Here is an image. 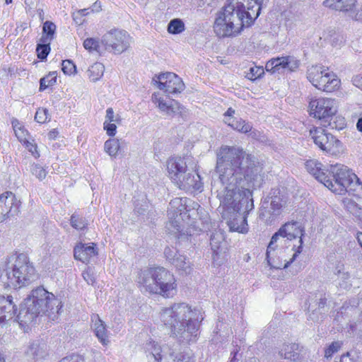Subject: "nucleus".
Returning a JSON list of instances; mask_svg holds the SVG:
<instances>
[{"label": "nucleus", "instance_id": "nucleus-45", "mask_svg": "<svg viewBox=\"0 0 362 362\" xmlns=\"http://www.w3.org/2000/svg\"><path fill=\"white\" fill-rule=\"evenodd\" d=\"M346 209L353 215L360 217L362 214V209L360 208L356 203L351 200H346L344 202Z\"/></svg>", "mask_w": 362, "mask_h": 362}, {"label": "nucleus", "instance_id": "nucleus-7", "mask_svg": "<svg viewBox=\"0 0 362 362\" xmlns=\"http://www.w3.org/2000/svg\"><path fill=\"white\" fill-rule=\"evenodd\" d=\"M9 262H13L7 268L8 286L14 288L29 284L34 280L35 269L25 253H15L9 257Z\"/></svg>", "mask_w": 362, "mask_h": 362}, {"label": "nucleus", "instance_id": "nucleus-50", "mask_svg": "<svg viewBox=\"0 0 362 362\" xmlns=\"http://www.w3.org/2000/svg\"><path fill=\"white\" fill-rule=\"evenodd\" d=\"M120 121V116L119 115H115L114 110L112 107H108L106 110V115L104 122L119 123Z\"/></svg>", "mask_w": 362, "mask_h": 362}, {"label": "nucleus", "instance_id": "nucleus-24", "mask_svg": "<svg viewBox=\"0 0 362 362\" xmlns=\"http://www.w3.org/2000/svg\"><path fill=\"white\" fill-rule=\"evenodd\" d=\"M269 197L271 199V214L275 217L279 216L286 204L284 197L280 194V190L279 189H272L269 192Z\"/></svg>", "mask_w": 362, "mask_h": 362}, {"label": "nucleus", "instance_id": "nucleus-3", "mask_svg": "<svg viewBox=\"0 0 362 362\" xmlns=\"http://www.w3.org/2000/svg\"><path fill=\"white\" fill-rule=\"evenodd\" d=\"M160 322L181 342L195 341L204 317L199 309L186 303H175L160 312Z\"/></svg>", "mask_w": 362, "mask_h": 362}, {"label": "nucleus", "instance_id": "nucleus-21", "mask_svg": "<svg viewBox=\"0 0 362 362\" xmlns=\"http://www.w3.org/2000/svg\"><path fill=\"white\" fill-rule=\"evenodd\" d=\"M74 255L76 259L88 264L98 255V247L93 243H79L74 247Z\"/></svg>", "mask_w": 362, "mask_h": 362}, {"label": "nucleus", "instance_id": "nucleus-6", "mask_svg": "<svg viewBox=\"0 0 362 362\" xmlns=\"http://www.w3.org/2000/svg\"><path fill=\"white\" fill-rule=\"evenodd\" d=\"M138 284L141 289L151 293L171 298L177 293L174 275L164 267L149 268L141 271Z\"/></svg>", "mask_w": 362, "mask_h": 362}, {"label": "nucleus", "instance_id": "nucleus-23", "mask_svg": "<svg viewBox=\"0 0 362 362\" xmlns=\"http://www.w3.org/2000/svg\"><path fill=\"white\" fill-rule=\"evenodd\" d=\"M340 84V80L328 68H325L321 81H318L315 87L326 92H332L337 90Z\"/></svg>", "mask_w": 362, "mask_h": 362}, {"label": "nucleus", "instance_id": "nucleus-63", "mask_svg": "<svg viewBox=\"0 0 362 362\" xmlns=\"http://www.w3.org/2000/svg\"><path fill=\"white\" fill-rule=\"evenodd\" d=\"M234 113H235V110L230 107L226 111V112L224 114V115H225V117H230Z\"/></svg>", "mask_w": 362, "mask_h": 362}, {"label": "nucleus", "instance_id": "nucleus-22", "mask_svg": "<svg viewBox=\"0 0 362 362\" xmlns=\"http://www.w3.org/2000/svg\"><path fill=\"white\" fill-rule=\"evenodd\" d=\"M16 310L12 296H8L5 298L0 296V328L4 327L7 321L13 317Z\"/></svg>", "mask_w": 362, "mask_h": 362}, {"label": "nucleus", "instance_id": "nucleus-51", "mask_svg": "<svg viewBox=\"0 0 362 362\" xmlns=\"http://www.w3.org/2000/svg\"><path fill=\"white\" fill-rule=\"evenodd\" d=\"M34 141V139H30L23 143V145H24L28 148V150L35 158H37L40 157V153L38 152L37 145Z\"/></svg>", "mask_w": 362, "mask_h": 362}, {"label": "nucleus", "instance_id": "nucleus-56", "mask_svg": "<svg viewBox=\"0 0 362 362\" xmlns=\"http://www.w3.org/2000/svg\"><path fill=\"white\" fill-rule=\"evenodd\" d=\"M88 13H89V8L80 9L78 11H76V13H73V19L76 23L82 24L83 21H77L78 16L83 17V16L88 15Z\"/></svg>", "mask_w": 362, "mask_h": 362}, {"label": "nucleus", "instance_id": "nucleus-55", "mask_svg": "<svg viewBox=\"0 0 362 362\" xmlns=\"http://www.w3.org/2000/svg\"><path fill=\"white\" fill-rule=\"evenodd\" d=\"M83 277L84 280L90 285H93L95 282L94 274L90 271L86 270L83 272Z\"/></svg>", "mask_w": 362, "mask_h": 362}, {"label": "nucleus", "instance_id": "nucleus-39", "mask_svg": "<svg viewBox=\"0 0 362 362\" xmlns=\"http://www.w3.org/2000/svg\"><path fill=\"white\" fill-rule=\"evenodd\" d=\"M57 81V72H50L40 81V90L42 91L47 88L53 86Z\"/></svg>", "mask_w": 362, "mask_h": 362}, {"label": "nucleus", "instance_id": "nucleus-43", "mask_svg": "<svg viewBox=\"0 0 362 362\" xmlns=\"http://www.w3.org/2000/svg\"><path fill=\"white\" fill-rule=\"evenodd\" d=\"M223 235L222 233L216 232L211 235L210 245L214 253H218V250L221 247V245L223 241Z\"/></svg>", "mask_w": 362, "mask_h": 362}, {"label": "nucleus", "instance_id": "nucleus-15", "mask_svg": "<svg viewBox=\"0 0 362 362\" xmlns=\"http://www.w3.org/2000/svg\"><path fill=\"white\" fill-rule=\"evenodd\" d=\"M337 112V103L334 99L319 98L312 99L309 103V112L318 119L332 118Z\"/></svg>", "mask_w": 362, "mask_h": 362}, {"label": "nucleus", "instance_id": "nucleus-53", "mask_svg": "<svg viewBox=\"0 0 362 362\" xmlns=\"http://www.w3.org/2000/svg\"><path fill=\"white\" fill-rule=\"evenodd\" d=\"M103 129L110 136H114L117 132V126L114 122H104Z\"/></svg>", "mask_w": 362, "mask_h": 362}, {"label": "nucleus", "instance_id": "nucleus-18", "mask_svg": "<svg viewBox=\"0 0 362 362\" xmlns=\"http://www.w3.org/2000/svg\"><path fill=\"white\" fill-rule=\"evenodd\" d=\"M157 80L153 78L158 83L159 89L168 93H180L185 89V83L182 78L173 72H166L157 76Z\"/></svg>", "mask_w": 362, "mask_h": 362}, {"label": "nucleus", "instance_id": "nucleus-28", "mask_svg": "<svg viewBox=\"0 0 362 362\" xmlns=\"http://www.w3.org/2000/svg\"><path fill=\"white\" fill-rule=\"evenodd\" d=\"M127 146L124 140L119 139H109L105 142L104 150L111 157H116L118 152L123 150Z\"/></svg>", "mask_w": 362, "mask_h": 362}, {"label": "nucleus", "instance_id": "nucleus-37", "mask_svg": "<svg viewBox=\"0 0 362 362\" xmlns=\"http://www.w3.org/2000/svg\"><path fill=\"white\" fill-rule=\"evenodd\" d=\"M327 40L332 46L340 47L344 45L346 42V36L341 33L333 31L329 35Z\"/></svg>", "mask_w": 362, "mask_h": 362}, {"label": "nucleus", "instance_id": "nucleus-61", "mask_svg": "<svg viewBox=\"0 0 362 362\" xmlns=\"http://www.w3.org/2000/svg\"><path fill=\"white\" fill-rule=\"evenodd\" d=\"M57 134H58L57 131H56L55 129H53L52 131H50L49 132L48 136L50 139H54L57 137Z\"/></svg>", "mask_w": 362, "mask_h": 362}, {"label": "nucleus", "instance_id": "nucleus-27", "mask_svg": "<svg viewBox=\"0 0 362 362\" xmlns=\"http://www.w3.org/2000/svg\"><path fill=\"white\" fill-rule=\"evenodd\" d=\"M25 354L30 361L42 358L47 354V345L38 341H33L28 346Z\"/></svg>", "mask_w": 362, "mask_h": 362}, {"label": "nucleus", "instance_id": "nucleus-32", "mask_svg": "<svg viewBox=\"0 0 362 362\" xmlns=\"http://www.w3.org/2000/svg\"><path fill=\"white\" fill-rule=\"evenodd\" d=\"M11 124L16 136L21 144H23L31 139L28 130L21 124V122L17 119H13Z\"/></svg>", "mask_w": 362, "mask_h": 362}, {"label": "nucleus", "instance_id": "nucleus-17", "mask_svg": "<svg viewBox=\"0 0 362 362\" xmlns=\"http://www.w3.org/2000/svg\"><path fill=\"white\" fill-rule=\"evenodd\" d=\"M21 201L11 192L0 195V223L20 212Z\"/></svg>", "mask_w": 362, "mask_h": 362}, {"label": "nucleus", "instance_id": "nucleus-38", "mask_svg": "<svg viewBox=\"0 0 362 362\" xmlns=\"http://www.w3.org/2000/svg\"><path fill=\"white\" fill-rule=\"evenodd\" d=\"M83 47L89 52H95L101 54L100 42L98 39L93 37L86 38L83 43Z\"/></svg>", "mask_w": 362, "mask_h": 362}, {"label": "nucleus", "instance_id": "nucleus-29", "mask_svg": "<svg viewBox=\"0 0 362 362\" xmlns=\"http://www.w3.org/2000/svg\"><path fill=\"white\" fill-rule=\"evenodd\" d=\"M356 0H325L326 6L341 11H351L355 6Z\"/></svg>", "mask_w": 362, "mask_h": 362}, {"label": "nucleus", "instance_id": "nucleus-62", "mask_svg": "<svg viewBox=\"0 0 362 362\" xmlns=\"http://www.w3.org/2000/svg\"><path fill=\"white\" fill-rule=\"evenodd\" d=\"M356 127L359 132H362V117L358 119L356 123Z\"/></svg>", "mask_w": 362, "mask_h": 362}, {"label": "nucleus", "instance_id": "nucleus-4", "mask_svg": "<svg viewBox=\"0 0 362 362\" xmlns=\"http://www.w3.org/2000/svg\"><path fill=\"white\" fill-rule=\"evenodd\" d=\"M63 307L62 302L42 286L37 287L25 299L16 316L21 327L31 325L37 317L45 315L55 320Z\"/></svg>", "mask_w": 362, "mask_h": 362}, {"label": "nucleus", "instance_id": "nucleus-59", "mask_svg": "<svg viewBox=\"0 0 362 362\" xmlns=\"http://www.w3.org/2000/svg\"><path fill=\"white\" fill-rule=\"evenodd\" d=\"M326 302H327L326 298L321 296L318 302H317V300H315L314 302L309 303L308 309L310 310L311 307H314V305H312L313 303H315L316 305H317L318 309L323 308L326 304Z\"/></svg>", "mask_w": 362, "mask_h": 362}, {"label": "nucleus", "instance_id": "nucleus-13", "mask_svg": "<svg viewBox=\"0 0 362 362\" xmlns=\"http://www.w3.org/2000/svg\"><path fill=\"white\" fill-rule=\"evenodd\" d=\"M304 235V230L301 224L297 221L288 222L283 225L277 232L272 237L269 242V248H272L274 244L277 243L281 245L291 243L298 239L303 241L302 237Z\"/></svg>", "mask_w": 362, "mask_h": 362}, {"label": "nucleus", "instance_id": "nucleus-19", "mask_svg": "<svg viewBox=\"0 0 362 362\" xmlns=\"http://www.w3.org/2000/svg\"><path fill=\"white\" fill-rule=\"evenodd\" d=\"M164 256L181 274H189L192 271L191 262L185 255L180 254L176 247H166L164 250Z\"/></svg>", "mask_w": 362, "mask_h": 362}, {"label": "nucleus", "instance_id": "nucleus-8", "mask_svg": "<svg viewBox=\"0 0 362 362\" xmlns=\"http://www.w3.org/2000/svg\"><path fill=\"white\" fill-rule=\"evenodd\" d=\"M143 351L148 362H194L189 354L177 351L174 344H160L152 339L143 344Z\"/></svg>", "mask_w": 362, "mask_h": 362}, {"label": "nucleus", "instance_id": "nucleus-11", "mask_svg": "<svg viewBox=\"0 0 362 362\" xmlns=\"http://www.w3.org/2000/svg\"><path fill=\"white\" fill-rule=\"evenodd\" d=\"M327 171L328 177L326 178L324 185L335 194H345L349 180L351 177L355 178V173L347 166L340 163L331 165Z\"/></svg>", "mask_w": 362, "mask_h": 362}, {"label": "nucleus", "instance_id": "nucleus-58", "mask_svg": "<svg viewBox=\"0 0 362 362\" xmlns=\"http://www.w3.org/2000/svg\"><path fill=\"white\" fill-rule=\"evenodd\" d=\"M351 82L354 86L362 90V74L354 76Z\"/></svg>", "mask_w": 362, "mask_h": 362}, {"label": "nucleus", "instance_id": "nucleus-57", "mask_svg": "<svg viewBox=\"0 0 362 362\" xmlns=\"http://www.w3.org/2000/svg\"><path fill=\"white\" fill-rule=\"evenodd\" d=\"M233 344L234 346V349L233 351H231L230 355L232 356L230 358V362H238V359L236 358L239 351L240 350V346L238 344V341L236 340L233 341Z\"/></svg>", "mask_w": 362, "mask_h": 362}, {"label": "nucleus", "instance_id": "nucleus-10", "mask_svg": "<svg viewBox=\"0 0 362 362\" xmlns=\"http://www.w3.org/2000/svg\"><path fill=\"white\" fill-rule=\"evenodd\" d=\"M277 243L274 244L272 248L269 245L267 247L266 252V259L268 264L277 269L287 268L296 259V257L302 252L303 241L298 240V245L289 244L284 248Z\"/></svg>", "mask_w": 362, "mask_h": 362}, {"label": "nucleus", "instance_id": "nucleus-60", "mask_svg": "<svg viewBox=\"0 0 362 362\" xmlns=\"http://www.w3.org/2000/svg\"><path fill=\"white\" fill-rule=\"evenodd\" d=\"M100 10H101V3H100V1H96L92 6L91 11L99 12Z\"/></svg>", "mask_w": 362, "mask_h": 362}, {"label": "nucleus", "instance_id": "nucleus-31", "mask_svg": "<svg viewBox=\"0 0 362 362\" xmlns=\"http://www.w3.org/2000/svg\"><path fill=\"white\" fill-rule=\"evenodd\" d=\"M325 68L322 65H315L308 69L307 78L314 86H316L318 81H321Z\"/></svg>", "mask_w": 362, "mask_h": 362}, {"label": "nucleus", "instance_id": "nucleus-14", "mask_svg": "<svg viewBox=\"0 0 362 362\" xmlns=\"http://www.w3.org/2000/svg\"><path fill=\"white\" fill-rule=\"evenodd\" d=\"M131 42L129 35L124 30H112L106 33L101 39V43L105 49L112 51L115 54H121L126 51Z\"/></svg>", "mask_w": 362, "mask_h": 362}, {"label": "nucleus", "instance_id": "nucleus-40", "mask_svg": "<svg viewBox=\"0 0 362 362\" xmlns=\"http://www.w3.org/2000/svg\"><path fill=\"white\" fill-rule=\"evenodd\" d=\"M185 30V24L182 20L175 18L170 21L168 25V31L172 34L181 33Z\"/></svg>", "mask_w": 362, "mask_h": 362}, {"label": "nucleus", "instance_id": "nucleus-12", "mask_svg": "<svg viewBox=\"0 0 362 362\" xmlns=\"http://www.w3.org/2000/svg\"><path fill=\"white\" fill-rule=\"evenodd\" d=\"M310 136L315 144L327 153L337 155L341 153V142L325 129L314 127L310 130Z\"/></svg>", "mask_w": 362, "mask_h": 362}, {"label": "nucleus", "instance_id": "nucleus-25", "mask_svg": "<svg viewBox=\"0 0 362 362\" xmlns=\"http://www.w3.org/2000/svg\"><path fill=\"white\" fill-rule=\"evenodd\" d=\"M91 320L93 322L92 327L95 335L103 346H107L110 341L105 322L99 317L98 315H93Z\"/></svg>", "mask_w": 362, "mask_h": 362}, {"label": "nucleus", "instance_id": "nucleus-9", "mask_svg": "<svg viewBox=\"0 0 362 362\" xmlns=\"http://www.w3.org/2000/svg\"><path fill=\"white\" fill-rule=\"evenodd\" d=\"M189 199L186 197H177L171 200L168 209V222L167 229L169 233L175 235L178 240L188 238L192 235L191 232H184L183 222L185 219H189L190 215L187 214V203Z\"/></svg>", "mask_w": 362, "mask_h": 362}, {"label": "nucleus", "instance_id": "nucleus-34", "mask_svg": "<svg viewBox=\"0 0 362 362\" xmlns=\"http://www.w3.org/2000/svg\"><path fill=\"white\" fill-rule=\"evenodd\" d=\"M56 30V25L51 21H47L43 24L42 31L43 35L40 41L42 43L50 42L53 39Z\"/></svg>", "mask_w": 362, "mask_h": 362}, {"label": "nucleus", "instance_id": "nucleus-1", "mask_svg": "<svg viewBox=\"0 0 362 362\" xmlns=\"http://www.w3.org/2000/svg\"><path fill=\"white\" fill-rule=\"evenodd\" d=\"M216 169L221 184L216 190L218 211L230 231L246 233L247 217L254 209L250 183L257 178L262 167L243 148L222 146L216 153Z\"/></svg>", "mask_w": 362, "mask_h": 362}, {"label": "nucleus", "instance_id": "nucleus-46", "mask_svg": "<svg viewBox=\"0 0 362 362\" xmlns=\"http://www.w3.org/2000/svg\"><path fill=\"white\" fill-rule=\"evenodd\" d=\"M62 70L64 74L71 75L75 74L76 72V66L71 60L66 59L62 61Z\"/></svg>", "mask_w": 362, "mask_h": 362}, {"label": "nucleus", "instance_id": "nucleus-26", "mask_svg": "<svg viewBox=\"0 0 362 362\" xmlns=\"http://www.w3.org/2000/svg\"><path fill=\"white\" fill-rule=\"evenodd\" d=\"M305 165L308 172L324 185L328 175L327 170L323 168V165L317 160L313 159L307 160Z\"/></svg>", "mask_w": 362, "mask_h": 362}, {"label": "nucleus", "instance_id": "nucleus-20", "mask_svg": "<svg viewBox=\"0 0 362 362\" xmlns=\"http://www.w3.org/2000/svg\"><path fill=\"white\" fill-rule=\"evenodd\" d=\"M152 101L159 110L167 116L174 117L177 115H182L184 107L175 100H165L159 96L158 93L152 95Z\"/></svg>", "mask_w": 362, "mask_h": 362}, {"label": "nucleus", "instance_id": "nucleus-49", "mask_svg": "<svg viewBox=\"0 0 362 362\" xmlns=\"http://www.w3.org/2000/svg\"><path fill=\"white\" fill-rule=\"evenodd\" d=\"M35 120L40 124L49 120L48 110L45 108H39L35 115Z\"/></svg>", "mask_w": 362, "mask_h": 362}, {"label": "nucleus", "instance_id": "nucleus-36", "mask_svg": "<svg viewBox=\"0 0 362 362\" xmlns=\"http://www.w3.org/2000/svg\"><path fill=\"white\" fill-rule=\"evenodd\" d=\"M230 119H231L230 118L229 120L226 121V122H227L228 125L232 127L234 129L242 133H247L251 131V124L248 122H246L245 120L240 119L239 120L233 119L230 122Z\"/></svg>", "mask_w": 362, "mask_h": 362}, {"label": "nucleus", "instance_id": "nucleus-16", "mask_svg": "<svg viewBox=\"0 0 362 362\" xmlns=\"http://www.w3.org/2000/svg\"><path fill=\"white\" fill-rule=\"evenodd\" d=\"M299 61L293 56H284L272 58L266 65V71L271 74H283L285 71H294L299 66Z\"/></svg>", "mask_w": 362, "mask_h": 362}, {"label": "nucleus", "instance_id": "nucleus-64", "mask_svg": "<svg viewBox=\"0 0 362 362\" xmlns=\"http://www.w3.org/2000/svg\"><path fill=\"white\" fill-rule=\"evenodd\" d=\"M356 238H357V240H358L359 245L362 247V233H361V232L358 233Z\"/></svg>", "mask_w": 362, "mask_h": 362}, {"label": "nucleus", "instance_id": "nucleus-41", "mask_svg": "<svg viewBox=\"0 0 362 362\" xmlns=\"http://www.w3.org/2000/svg\"><path fill=\"white\" fill-rule=\"evenodd\" d=\"M335 274L339 279L343 280V284H341L344 288H348L351 286V284L348 281L350 279V274L344 271V264H338L335 268Z\"/></svg>", "mask_w": 362, "mask_h": 362}, {"label": "nucleus", "instance_id": "nucleus-33", "mask_svg": "<svg viewBox=\"0 0 362 362\" xmlns=\"http://www.w3.org/2000/svg\"><path fill=\"white\" fill-rule=\"evenodd\" d=\"M104 71V65L100 62H95L88 70V78L90 81L95 82L103 76Z\"/></svg>", "mask_w": 362, "mask_h": 362}, {"label": "nucleus", "instance_id": "nucleus-5", "mask_svg": "<svg viewBox=\"0 0 362 362\" xmlns=\"http://www.w3.org/2000/svg\"><path fill=\"white\" fill-rule=\"evenodd\" d=\"M166 166L168 177L180 189L200 190L202 188L193 157H171L167 160Z\"/></svg>", "mask_w": 362, "mask_h": 362}, {"label": "nucleus", "instance_id": "nucleus-44", "mask_svg": "<svg viewBox=\"0 0 362 362\" xmlns=\"http://www.w3.org/2000/svg\"><path fill=\"white\" fill-rule=\"evenodd\" d=\"M31 173L40 180H42L47 176L46 170L40 165L33 163L30 166Z\"/></svg>", "mask_w": 362, "mask_h": 362}, {"label": "nucleus", "instance_id": "nucleus-47", "mask_svg": "<svg viewBox=\"0 0 362 362\" xmlns=\"http://www.w3.org/2000/svg\"><path fill=\"white\" fill-rule=\"evenodd\" d=\"M36 51L39 59L41 60L45 59L50 51L49 42L38 44Z\"/></svg>", "mask_w": 362, "mask_h": 362}, {"label": "nucleus", "instance_id": "nucleus-35", "mask_svg": "<svg viewBox=\"0 0 362 362\" xmlns=\"http://www.w3.org/2000/svg\"><path fill=\"white\" fill-rule=\"evenodd\" d=\"M346 192L352 194L354 196L362 197V182L355 174V178L351 177L349 180Z\"/></svg>", "mask_w": 362, "mask_h": 362}, {"label": "nucleus", "instance_id": "nucleus-30", "mask_svg": "<svg viewBox=\"0 0 362 362\" xmlns=\"http://www.w3.org/2000/svg\"><path fill=\"white\" fill-rule=\"evenodd\" d=\"M279 354L284 358L288 359L291 361H297L300 359L298 345L296 344L284 345L281 349Z\"/></svg>", "mask_w": 362, "mask_h": 362}, {"label": "nucleus", "instance_id": "nucleus-48", "mask_svg": "<svg viewBox=\"0 0 362 362\" xmlns=\"http://www.w3.org/2000/svg\"><path fill=\"white\" fill-rule=\"evenodd\" d=\"M264 74V69L260 66H252L250 69L249 72L247 74L246 77L251 80L255 81L260 78Z\"/></svg>", "mask_w": 362, "mask_h": 362}, {"label": "nucleus", "instance_id": "nucleus-42", "mask_svg": "<svg viewBox=\"0 0 362 362\" xmlns=\"http://www.w3.org/2000/svg\"><path fill=\"white\" fill-rule=\"evenodd\" d=\"M71 226L76 230H83L88 225L87 221L78 214H73L70 219Z\"/></svg>", "mask_w": 362, "mask_h": 362}, {"label": "nucleus", "instance_id": "nucleus-54", "mask_svg": "<svg viewBox=\"0 0 362 362\" xmlns=\"http://www.w3.org/2000/svg\"><path fill=\"white\" fill-rule=\"evenodd\" d=\"M59 362H85V359L81 355L72 354L63 358Z\"/></svg>", "mask_w": 362, "mask_h": 362}, {"label": "nucleus", "instance_id": "nucleus-52", "mask_svg": "<svg viewBox=\"0 0 362 362\" xmlns=\"http://www.w3.org/2000/svg\"><path fill=\"white\" fill-rule=\"evenodd\" d=\"M341 345V344L339 341L332 342L329 346L326 349L325 351V356L327 358L332 357L335 352H337L340 349Z\"/></svg>", "mask_w": 362, "mask_h": 362}, {"label": "nucleus", "instance_id": "nucleus-2", "mask_svg": "<svg viewBox=\"0 0 362 362\" xmlns=\"http://www.w3.org/2000/svg\"><path fill=\"white\" fill-rule=\"evenodd\" d=\"M263 0H228L217 13L214 30L219 37L238 34L259 16Z\"/></svg>", "mask_w": 362, "mask_h": 362}]
</instances>
